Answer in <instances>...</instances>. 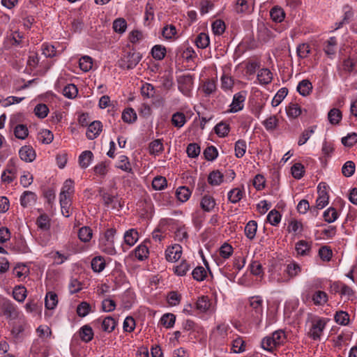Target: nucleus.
<instances>
[{"mask_svg": "<svg viewBox=\"0 0 357 357\" xmlns=\"http://www.w3.org/2000/svg\"><path fill=\"white\" fill-rule=\"evenodd\" d=\"M335 322L342 326H347L349 323V315L345 311H338L334 316Z\"/></svg>", "mask_w": 357, "mask_h": 357, "instance_id": "obj_43", "label": "nucleus"}, {"mask_svg": "<svg viewBox=\"0 0 357 357\" xmlns=\"http://www.w3.org/2000/svg\"><path fill=\"white\" fill-rule=\"evenodd\" d=\"M127 28V22L123 18H118L113 22V29L115 32L123 33Z\"/></svg>", "mask_w": 357, "mask_h": 357, "instance_id": "obj_64", "label": "nucleus"}, {"mask_svg": "<svg viewBox=\"0 0 357 357\" xmlns=\"http://www.w3.org/2000/svg\"><path fill=\"white\" fill-rule=\"evenodd\" d=\"M310 53V47L307 43H302L297 46L296 54L300 59L307 58Z\"/></svg>", "mask_w": 357, "mask_h": 357, "instance_id": "obj_61", "label": "nucleus"}, {"mask_svg": "<svg viewBox=\"0 0 357 357\" xmlns=\"http://www.w3.org/2000/svg\"><path fill=\"white\" fill-rule=\"evenodd\" d=\"M262 124L267 131L273 132L276 130L278 126V119L275 115L271 116L265 119Z\"/></svg>", "mask_w": 357, "mask_h": 357, "instance_id": "obj_38", "label": "nucleus"}, {"mask_svg": "<svg viewBox=\"0 0 357 357\" xmlns=\"http://www.w3.org/2000/svg\"><path fill=\"white\" fill-rule=\"evenodd\" d=\"M323 217L326 222L332 223L338 218L339 215L335 208L329 207L324 212Z\"/></svg>", "mask_w": 357, "mask_h": 357, "instance_id": "obj_40", "label": "nucleus"}, {"mask_svg": "<svg viewBox=\"0 0 357 357\" xmlns=\"http://www.w3.org/2000/svg\"><path fill=\"white\" fill-rule=\"evenodd\" d=\"M176 29L173 24H167L162 28V35L167 40L173 39L176 35Z\"/></svg>", "mask_w": 357, "mask_h": 357, "instance_id": "obj_52", "label": "nucleus"}, {"mask_svg": "<svg viewBox=\"0 0 357 357\" xmlns=\"http://www.w3.org/2000/svg\"><path fill=\"white\" fill-rule=\"evenodd\" d=\"M192 275L194 280L202 282L206 279L207 271L203 266H199L194 268L192 272Z\"/></svg>", "mask_w": 357, "mask_h": 357, "instance_id": "obj_49", "label": "nucleus"}, {"mask_svg": "<svg viewBox=\"0 0 357 357\" xmlns=\"http://www.w3.org/2000/svg\"><path fill=\"white\" fill-rule=\"evenodd\" d=\"M245 100V95L242 92L234 94L232 100V102L230 105L229 112L231 113H236L243 109V102Z\"/></svg>", "mask_w": 357, "mask_h": 357, "instance_id": "obj_12", "label": "nucleus"}, {"mask_svg": "<svg viewBox=\"0 0 357 357\" xmlns=\"http://www.w3.org/2000/svg\"><path fill=\"white\" fill-rule=\"evenodd\" d=\"M142 59V55L137 52H127L119 61V66L122 69H133Z\"/></svg>", "mask_w": 357, "mask_h": 357, "instance_id": "obj_2", "label": "nucleus"}, {"mask_svg": "<svg viewBox=\"0 0 357 357\" xmlns=\"http://www.w3.org/2000/svg\"><path fill=\"white\" fill-rule=\"evenodd\" d=\"M171 122L174 127L179 129L185 124L187 119L183 112H176L172 114Z\"/></svg>", "mask_w": 357, "mask_h": 357, "instance_id": "obj_21", "label": "nucleus"}, {"mask_svg": "<svg viewBox=\"0 0 357 357\" xmlns=\"http://www.w3.org/2000/svg\"><path fill=\"white\" fill-rule=\"evenodd\" d=\"M247 145L245 141L243 139H238L235 143L234 147L236 157H237L238 158H242L245 153Z\"/></svg>", "mask_w": 357, "mask_h": 357, "instance_id": "obj_55", "label": "nucleus"}, {"mask_svg": "<svg viewBox=\"0 0 357 357\" xmlns=\"http://www.w3.org/2000/svg\"><path fill=\"white\" fill-rule=\"evenodd\" d=\"M195 45L198 48L205 49L210 44L209 36L205 33H200L195 38Z\"/></svg>", "mask_w": 357, "mask_h": 357, "instance_id": "obj_39", "label": "nucleus"}, {"mask_svg": "<svg viewBox=\"0 0 357 357\" xmlns=\"http://www.w3.org/2000/svg\"><path fill=\"white\" fill-rule=\"evenodd\" d=\"M93 158V153L91 151H84L79 156V165L83 168H87L91 164Z\"/></svg>", "mask_w": 357, "mask_h": 357, "instance_id": "obj_25", "label": "nucleus"}, {"mask_svg": "<svg viewBox=\"0 0 357 357\" xmlns=\"http://www.w3.org/2000/svg\"><path fill=\"white\" fill-rule=\"evenodd\" d=\"M149 153L151 155H158L164 150V146L162 139H155L149 144Z\"/></svg>", "mask_w": 357, "mask_h": 357, "instance_id": "obj_31", "label": "nucleus"}, {"mask_svg": "<svg viewBox=\"0 0 357 357\" xmlns=\"http://www.w3.org/2000/svg\"><path fill=\"white\" fill-rule=\"evenodd\" d=\"M102 130V123L99 121H94L89 123L86 130V137L89 139H96Z\"/></svg>", "mask_w": 357, "mask_h": 357, "instance_id": "obj_11", "label": "nucleus"}, {"mask_svg": "<svg viewBox=\"0 0 357 357\" xmlns=\"http://www.w3.org/2000/svg\"><path fill=\"white\" fill-rule=\"evenodd\" d=\"M13 296L18 302H23L26 296V289L23 286H17L13 289Z\"/></svg>", "mask_w": 357, "mask_h": 357, "instance_id": "obj_48", "label": "nucleus"}, {"mask_svg": "<svg viewBox=\"0 0 357 357\" xmlns=\"http://www.w3.org/2000/svg\"><path fill=\"white\" fill-rule=\"evenodd\" d=\"M79 68L84 72L89 71L93 66V59L89 56H83L79 61Z\"/></svg>", "mask_w": 357, "mask_h": 357, "instance_id": "obj_53", "label": "nucleus"}, {"mask_svg": "<svg viewBox=\"0 0 357 357\" xmlns=\"http://www.w3.org/2000/svg\"><path fill=\"white\" fill-rule=\"evenodd\" d=\"M288 89L285 87L280 89L272 100L271 105L273 107L278 106L283 99L287 96Z\"/></svg>", "mask_w": 357, "mask_h": 357, "instance_id": "obj_56", "label": "nucleus"}, {"mask_svg": "<svg viewBox=\"0 0 357 357\" xmlns=\"http://www.w3.org/2000/svg\"><path fill=\"white\" fill-rule=\"evenodd\" d=\"M152 56L156 60H162L166 54V48L160 45H156L151 50Z\"/></svg>", "mask_w": 357, "mask_h": 357, "instance_id": "obj_50", "label": "nucleus"}, {"mask_svg": "<svg viewBox=\"0 0 357 357\" xmlns=\"http://www.w3.org/2000/svg\"><path fill=\"white\" fill-rule=\"evenodd\" d=\"M91 268L96 273H100L105 268V259L101 256L94 257L91 263Z\"/></svg>", "mask_w": 357, "mask_h": 357, "instance_id": "obj_33", "label": "nucleus"}, {"mask_svg": "<svg viewBox=\"0 0 357 357\" xmlns=\"http://www.w3.org/2000/svg\"><path fill=\"white\" fill-rule=\"evenodd\" d=\"M337 70L341 76L351 73H357L356 60L347 57L344 59L337 66Z\"/></svg>", "mask_w": 357, "mask_h": 357, "instance_id": "obj_7", "label": "nucleus"}, {"mask_svg": "<svg viewBox=\"0 0 357 357\" xmlns=\"http://www.w3.org/2000/svg\"><path fill=\"white\" fill-rule=\"evenodd\" d=\"M0 310L1 314L7 319L14 320L19 316V312L16 305L8 299L3 298L0 300Z\"/></svg>", "mask_w": 357, "mask_h": 357, "instance_id": "obj_5", "label": "nucleus"}, {"mask_svg": "<svg viewBox=\"0 0 357 357\" xmlns=\"http://www.w3.org/2000/svg\"><path fill=\"white\" fill-rule=\"evenodd\" d=\"M337 45V38L334 36L331 37L324 43V51L330 58L335 55Z\"/></svg>", "mask_w": 357, "mask_h": 357, "instance_id": "obj_17", "label": "nucleus"}, {"mask_svg": "<svg viewBox=\"0 0 357 357\" xmlns=\"http://www.w3.org/2000/svg\"><path fill=\"white\" fill-rule=\"evenodd\" d=\"M210 306L211 303L208 296H202L196 302V308L201 312H206Z\"/></svg>", "mask_w": 357, "mask_h": 357, "instance_id": "obj_45", "label": "nucleus"}, {"mask_svg": "<svg viewBox=\"0 0 357 357\" xmlns=\"http://www.w3.org/2000/svg\"><path fill=\"white\" fill-rule=\"evenodd\" d=\"M57 303V294L53 291L47 292L45 299V307L49 310H52L56 306Z\"/></svg>", "mask_w": 357, "mask_h": 357, "instance_id": "obj_36", "label": "nucleus"}, {"mask_svg": "<svg viewBox=\"0 0 357 357\" xmlns=\"http://www.w3.org/2000/svg\"><path fill=\"white\" fill-rule=\"evenodd\" d=\"M149 254V248L144 244L139 245L134 250V255L139 261H143L145 259L148 258Z\"/></svg>", "mask_w": 357, "mask_h": 357, "instance_id": "obj_32", "label": "nucleus"}, {"mask_svg": "<svg viewBox=\"0 0 357 357\" xmlns=\"http://www.w3.org/2000/svg\"><path fill=\"white\" fill-rule=\"evenodd\" d=\"M295 249L298 255L306 256L310 254L311 245L307 241L301 240L296 243Z\"/></svg>", "mask_w": 357, "mask_h": 357, "instance_id": "obj_30", "label": "nucleus"}, {"mask_svg": "<svg viewBox=\"0 0 357 357\" xmlns=\"http://www.w3.org/2000/svg\"><path fill=\"white\" fill-rule=\"evenodd\" d=\"M176 321V316L172 313H167L162 315L160 319L161 324L167 328L174 326Z\"/></svg>", "mask_w": 357, "mask_h": 357, "instance_id": "obj_58", "label": "nucleus"}, {"mask_svg": "<svg viewBox=\"0 0 357 357\" xmlns=\"http://www.w3.org/2000/svg\"><path fill=\"white\" fill-rule=\"evenodd\" d=\"M36 225L42 230L47 231L50 227V218L46 214L40 215L36 220Z\"/></svg>", "mask_w": 357, "mask_h": 357, "instance_id": "obj_59", "label": "nucleus"}, {"mask_svg": "<svg viewBox=\"0 0 357 357\" xmlns=\"http://www.w3.org/2000/svg\"><path fill=\"white\" fill-rule=\"evenodd\" d=\"M312 301L314 305L317 306H323L328 302V296L325 291L317 290L312 294Z\"/></svg>", "mask_w": 357, "mask_h": 357, "instance_id": "obj_18", "label": "nucleus"}, {"mask_svg": "<svg viewBox=\"0 0 357 357\" xmlns=\"http://www.w3.org/2000/svg\"><path fill=\"white\" fill-rule=\"evenodd\" d=\"M243 194L242 190L238 188H234L228 192V199L231 203L236 204L243 198Z\"/></svg>", "mask_w": 357, "mask_h": 357, "instance_id": "obj_41", "label": "nucleus"}, {"mask_svg": "<svg viewBox=\"0 0 357 357\" xmlns=\"http://www.w3.org/2000/svg\"><path fill=\"white\" fill-rule=\"evenodd\" d=\"M342 117L341 111L337 108L331 109L328 114V119L331 124H338Z\"/></svg>", "mask_w": 357, "mask_h": 357, "instance_id": "obj_46", "label": "nucleus"}, {"mask_svg": "<svg viewBox=\"0 0 357 357\" xmlns=\"http://www.w3.org/2000/svg\"><path fill=\"white\" fill-rule=\"evenodd\" d=\"M190 265L186 260H183L178 265L176 266L174 268L175 274L178 276L185 275L187 272L190 270Z\"/></svg>", "mask_w": 357, "mask_h": 357, "instance_id": "obj_57", "label": "nucleus"}, {"mask_svg": "<svg viewBox=\"0 0 357 357\" xmlns=\"http://www.w3.org/2000/svg\"><path fill=\"white\" fill-rule=\"evenodd\" d=\"M178 89L185 96H190L193 86V80L191 75H183L178 79Z\"/></svg>", "mask_w": 357, "mask_h": 357, "instance_id": "obj_8", "label": "nucleus"}, {"mask_svg": "<svg viewBox=\"0 0 357 357\" xmlns=\"http://www.w3.org/2000/svg\"><path fill=\"white\" fill-rule=\"evenodd\" d=\"M79 335L83 342H89L93 337V331L90 326L84 325L79 329Z\"/></svg>", "mask_w": 357, "mask_h": 357, "instance_id": "obj_28", "label": "nucleus"}, {"mask_svg": "<svg viewBox=\"0 0 357 357\" xmlns=\"http://www.w3.org/2000/svg\"><path fill=\"white\" fill-rule=\"evenodd\" d=\"M285 272L287 274V278H278V282H289L291 278H295L301 272V268L298 264L296 262H291L287 264Z\"/></svg>", "mask_w": 357, "mask_h": 357, "instance_id": "obj_9", "label": "nucleus"}, {"mask_svg": "<svg viewBox=\"0 0 357 357\" xmlns=\"http://www.w3.org/2000/svg\"><path fill=\"white\" fill-rule=\"evenodd\" d=\"M24 331V324L22 321H18L13 324L11 329V335L15 340H20L23 338Z\"/></svg>", "mask_w": 357, "mask_h": 357, "instance_id": "obj_24", "label": "nucleus"}, {"mask_svg": "<svg viewBox=\"0 0 357 357\" xmlns=\"http://www.w3.org/2000/svg\"><path fill=\"white\" fill-rule=\"evenodd\" d=\"M14 134L17 138L20 139H24L29 134L26 126L23 124H19L16 126L14 129Z\"/></svg>", "mask_w": 357, "mask_h": 357, "instance_id": "obj_62", "label": "nucleus"}, {"mask_svg": "<svg viewBox=\"0 0 357 357\" xmlns=\"http://www.w3.org/2000/svg\"><path fill=\"white\" fill-rule=\"evenodd\" d=\"M38 139L42 143L48 144L52 142L54 139V135L50 130L43 129L38 133Z\"/></svg>", "mask_w": 357, "mask_h": 357, "instance_id": "obj_44", "label": "nucleus"}, {"mask_svg": "<svg viewBox=\"0 0 357 357\" xmlns=\"http://www.w3.org/2000/svg\"><path fill=\"white\" fill-rule=\"evenodd\" d=\"M95 322L101 324V329L107 333H112L116 326V320L110 316L106 317L102 319L99 318Z\"/></svg>", "mask_w": 357, "mask_h": 357, "instance_id": "obj_13", "label": "nucleus"}, {"mask_svg": "<svg viewBox=\"0 0 357 357\" xmlns=\"http://www.w3.org/2000/svg\"><path fill=\"white\" fill-rule=\"evenodd\" d=\"M79 238L83 242H89L92 238V230L89 227H83L79 229Z\"/></svg>", "mask_w": 357, "mask_h": 357, "instance_id": "obj_63", "label": "nucleus"}, {"mask_svg": "<svg viewBox=\"0 0 357 357\" xmlns=\"http://www.w3.org/2000/svg\"><path fill=\"white\" fill-rule=\"evenodd\" d=\"M74 182L71 179L66 180L60 193V204L66 208L70 206V197L74 193Z\"/></svg>", "mask_w": 357, "mask_h": 357, "instance_id": "obj_4", "label": "nucleus"}, {"mask_svg": "<svg viewBox=\"0 0 357 357\" xmlns=\"http://www.w3.org/2000/svg\"><path fill=\"white\" fill-rule=\"evenodd\" d=\"M208 181L211 185H219L223 181V174L218 170L213 171L208 176Z\"/></svg>", "mask_w": 357, "mask_h": 357, "instance_id": "obj_35", "label": "nucleus"}, {"mask_svg": "<svg viewBox=\"0 0 357 357\" xmlns=\"http://www.w3.org/2000/svg\"><path fill=\"white\" fill-rule=\"evenodd\" d=\"M182 255V247L179 244H174L168 247L165 250V258L168 261L175 262L178 261Z\"/></svg>", "mask_w": 357, "mask_h": 357, "instance_id": "obj_10", "label": "nucleus"}, {"mask_svg": "<svg viewBox=\"0 0 357 357\" xmlns=\"http://www.w3.org/2000/svg\"><path fill=\"white\" fill-rule=\"evenodd\" d=\"M121 118L125 123H132L136 121L137 116L132 108H127L122 112Z\"/></svg>", "mask_w": 357, "mask_h": 357, "instance_id": "obj_37", "label": "nucleus"}, {"mask_svg": "<svg viewBox=\"0 0 357 357\" xmlns=\"http://www.w3.org/2000/svg\"><path fill=\"white\" fill-rule=\"evenodd\" d=\"M270 16L273 21L275 22H281L285 17L284 10L279 7H274L270 11Z\"/></svg>", "mask_w": 357, "mask_h": 357, "instance_id": "obj_42", "label": "nucleus"}, {"mask_svg": "<svg viewBox=\"0 0 357 357\" xmlns=\"http://www.w3.org/2000/svg\"><path fill=\"white\" fill-rule=\"evenodd\" d=\"M116 233V230L114 228H110L105 231L103 236L99 241V248L102 252L109 255H114L116 253L114 247Z\"/></svg>", "mask_w": 357, "mask_h": 357, "instance_id": "obj_1", "label": "nucleus"}, {"mask_svg": "<svg viewBox=\"0 0 357 357\" xmlns=\"http://www.w3.org/2000/svg\"><path fill=\"white\" fill-rule=\"evenodd\" d=\"M20 158L28 162L33 161L36 158V153L34 149L30 146H22L19 151Z\"/></svg>", "mask_w": 357, "mask_h": 357, "instance_id": "obj_15", "label": "nucleus"}, {"mask_svg": "<svg viewBox=\"0 0 357 357\" xmlns=\"http://www.w3.org/2000/svg\"><path fill=\"white\" fill-rule=\"evenodd\" d=\"M326 322L324 319L315 317L311 320V327L308 332L310 337L314 340L320 339L326 327Z\"/></svg>", "mask_w": 357, "mask_h": 357, "instance_id": "obj_6", "label": "nucleus"}, {"mask_svg": "<svg viewBox=\"0 0 357 357\" xmlns=\"http://www.w3.org/2000/svg\"><path fill=\"white\" fill-rule=\"evenodd\" d=\"M167 185V181L165 177L157 176L152 181V187L155 190H162Z\"/></svg>", "mask_w": 357, "mask_h": 357, "instance_id": "obj_54", "label": "nucleus"}, {"mask_svg": "<svg viewBox=\"0 0 357 357\" xmlns=\"http://www.w3.org/2000/svg\"><path fill=\"white\" fill-rule=\"evenodd\" d=\"M356 166L355 163L349 160L347 161L342 167V173L345 177H351L355 173Z\"/></svg>", "mask_w": 357, "mask_h": 357, "instance_id": "obj_51", "label": "nucleus"}, {"mask_svg": "<svg viewBox=\"0 0 357 357\" xmlns=\"http://www.w3.org/2000/svg\"><path fill=\"white\" fill-rule=\"evenodd\" d=\"M230 327L227 324L222 323L217 326L210 337V342L219 345L225 344Z\"/></svg>", "mask_w": 357, "mask_h": 357, "instance_id": "obj_3", "label": "nucleus"}, {"mask_svg": "<svg viewBox=\"0 0 357 357\" xmlns=\"http://www.w3.org/2000/svg\"><path fill=\"white\" fill-rule=\"evenodd\" d=\"M250 306L255 314L253 316L259 317L263 313V300L260 296H252L249 299Z\"/></svg>", "mask_w": 357, "mask_h": 357, "instance_id": "obj_14", "label": "nucleus"}, {"mask_svg": "<svg viewBox=\"0 0 357 357\" xmlns=\"http://www.w3.org/2000/svg\"><path fill=\"white\" fill-rule=\"evenodd\" d=\"M215 205V199L210 195H204L200 202L201 208L206 212L211 211Z\"/></svg>", "mask_w": 357, "mask_h": 357, "instance_id": "obj_23", "label": "nucleus"}, {"mask_svg": "<svg viewBox=\"0 0 357 357\" xmlns=\"http://www.w3.org/2000/svg\"><path fill=\"white\" fill-rule=\"evenodd\" d=\"M257 231V223L255 220L249 221L245 227V235L250 240H253L255 238Z\"/></svg>", "mask_w": 357, "mask_h": 357, "instance_id": "obj_29", "label": "nucleus"}, {"mask_svg": "<svg viewBox=\"0 0 357 357\" xmlns=\"http://www.w3.org/2000/svg\"><path fill=\"white\" fill-rule=\"evenodd\" d=\"M191 191L186 186H180L176 189V196L181 202L188 201L191 195Z\"/></svg>", "mask_w": 357, "mask_h": 357, "instance_id": "obj_34", "label": "nucleus"}, {"mask_svg": "<svg viewBox=\"0 0 357 357\" xmlns=\"http://www.w3.org/2000/svg\"><path fill=\"white\" fill-rule=\"evenodd\" d=\"M312 90V84L308 79H303L297 86L298 92L303 96H308Z\"/></svg>", "mask_w": 357, "mask_h": 357, "instance_id": "obj_26", "label": "nucleus"}, {"mask_svg": "<svg viewBox=\"0 0 357 357\" xmlns=\"http://www.w3.org/2000/svg\"><path fill=\"white\" fill-rule=\"evenodd\" d=\"M245 350V341L241 337H237L232 341L231 351L234 353H242Z\"/></svg>", "mask_w": 357, "mask_h": 357, "instance_id": "obj_47", "label": "nucleus"}, {"mask_svg": "<svg viewBox=\"0 0 357 357\" xmlns=\"http://www.w3.org/2000/svg\"><path fill=\"white\" fill-rule=\"evenodd\" d=\"M123 238L125 243L129 247H131L134 245L138 241V231L135 229H130L125 232Z\"/></svg>", "mask_w": 357, "mask_h": 357, "instance_id": "obj_19", "label": "nucleus"}, {"mask_svg": "<svg viewBox=\"0 0 357 357\" xmlns=\"http://www.w3.org/2000/svg\"><path fill=\"white\" fill-rule=\"evenodd\" d=\"M286 112L289 117L296 118L301 113L300 106L296 103H290L286 108Z\"/></svg>", "mask_w": 357, "mask_h": 357, "instance_id": "obj_60", "label": "nucleus"}, {"mask_svg": "<svg viewBox=\"0 0 357 357\" xmlns=\"http://www.w3.org/2000/svg\"><path fill=\"white\" fill-rule=\"evenodd\" d=\"M257 79L261 84H268L273 79V74L268 68H261L257 73Z\"/></svg>", "mask_w": 357, "mask_h": 357, "instance_id": "obj_22", "label": "nucleus"}, {"mask_svg": "<svg viewBox=\"0 0 357 357\" xmlns=\"http://www.w3.org/2000/svg\"><path fill=\"white\" fill-rule=\"evenodd\" d=\"M235 9L238 13H250L253 8L252 3L247 0H237Z\"/></svg>", "mask_w": 357, "mask_h": 357, "instance_id": "obj_27", "label": "nucleus"}, {"mask_svg": "<svg viewBox=\"0 0 357 357\" xmlns=\"http://www.w3.org/2000/svg\"><path fill=\"white\" fill-rule=\"evenodd\" d=\"M174 238L180 242H186L188 239V228L185 225L178 223L176 225Z\"/></svg>", "mask_w": 357, "mask_h": 357, "instance_id": "obj_16", "label": "nucleus"}, {"mask_svg": "<svg viewBox=\"0 0 357 357\" xmlns=\"http://www.w3.org/2000/svg\"><path fill=\"white\" fill-rule=\"evenodd\" d=\"M36 201V195L31 191H25L21 195L20 204L23 207H27L33 205Z\"/></svg>", "mask_w": 357, "mask_h": 357, "instance_id": "obj_20", "label": "nucleus"}]
</instances>
